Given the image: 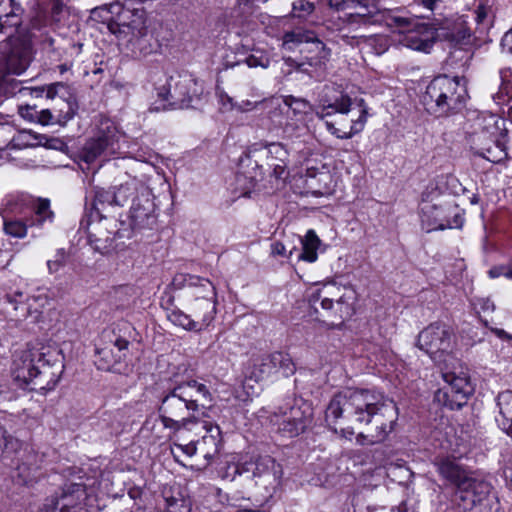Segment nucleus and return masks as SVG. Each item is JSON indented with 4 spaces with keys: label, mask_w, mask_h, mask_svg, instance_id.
I'll list each match as a JSON object with an SVG mask.
<instances>
[{
    "label": "nucleus",
    "mask_w": 512,
    "mask_h": 512,
    "mask_svg": "<svg viewBox=\"0 0 512 512\" xmlns=\"http://www.w3.org/2000/svg\"><path fill=\"white\" fill-rule=\"evenodd\" d=\"M398 411L393 400L370 389H347L337 393L325 411V421L335 432L347 437L354 428H363L357 442L376 444L383 442L392 432Z\"/></svg>",
    "instance_id": "1"
},
{
    "label": "nucleus",
    "mask_w": 512,
    "mask_h": 512,
    "mask_svg": "<svg viewBox=\"0 0 512 512\" xmlns=\"http://www.w3.org/2000/svg\"><path fill=\"white\" fill-rule=\"evenodd\" d=\"M211 402L212 396L206 385L196 380L181 382L162 395L159 418L165 428L178 432L198 423L196 412Z\"/></svg>",
    "instance_id": "2"
},
{
    "label": "nucleus",
    "mask_w": 512,
    "mask_h": 512,
    "mask_svg": "<svg viewBox=\"0 0 512 512\" xmlns=\"http://www.w3.org/2000/svg\"><path fill=\"white\" fill-rule=\"evenodd\" d=\"M64 365L58 355L44 348L22 351L13 362L12 374L21 388L48 391L58 383Z\"/></svg>",
    "instance_id": "3"
},
{
    "label": "nucleus",
    "mask_w": 512,
    "mask_h": 512,
    "mask_svg": "<svg viewBox=\"0 0 512 512\" xmlns=\"http://www.w3.org/2000/svg\"><path fill=\"white\" fill-rule=\"evenodd\" d=\"M318 104L320 110L315 111V115L321 120L334 113L348 114L353 105L359 108V115L356 119H351V125L348 131H342L335 127L332 122L326 121L325 125L327 130L337 138L350 139L363 130L367 121L368 107L362 98H355L353 100L344 92L341 84L334 82L325 84L318 93Z\"/></svg>",
    "instance_id": "4"
},
{
    "label": "nucleus",
    "mask_w": 512,
    "mask_h": 512,
    "mask_svg": "<svg viewBox=\"0 0 512 512\" xmlns=\"http://www.w3.org/2000/svg\"><path fill=\"white\" fill-rule=\"evenodd\" d=\"M465 96L466 88L459 77L439 75L426 87L421 103L429 114L442 117L462 109Z\"/></svg>",
    "instance_id": "5"
},
{
    "label": "nucleus",
    "mask_w": 512,
    "mask_h": 512,
    "mask_svg": "<svg viewBox=\"0 0 512 512\" xmlns=\"http://www.w3.org/2000/svg\"><path fill=\"white\" fill-rule=\"evenodd\" d=\"M94 20L101 19L108 31L119 39L142 36L146 31V11L135 5L114 3L91 11Z\"/></svg>",
    "instance_id": "6"
},
{
    "label": "nucleus",
    "mask_w": 512,
    "mask_h": 512,
    "mask_svg": "<svg viewBox=\"0 0 512 512\" xmlns=\"http://www.w3.org/2000/svg\"><path fill=\"white\" fill-rule=\"evenodd\" d=\"M164 101H168L171 109L197 108L207 100L203 82H199L189 74L171 75L166 85L158 93Z\"/></svg>",
    "instance_id": "7"
},
{
    "label": "nucleus",
    "mask_w": 512,
    "mask_h": 512,
    "mask_svg": "<svg viewBox=\"0 0 512 512\" xmlns=\"http://www.w3.org/2000/svg\"><path fill=\"white\" fill-rule=\"evenodd\" d=\"M44 19L41 16L33 18L30 28L20 33L16 38H10L8 64H29L33 61V44L40 42L48 53H54V39L42 31Z\"/></svg>",
    "instance_id": "8"
},
{
    "label": "nucleus",
    "mask_w": 512,
    "mask_h": 512,
    "mask_svg": "<svg viewBox=\"0 0 512 512\" xmlns=\"http://www.w3.org/2000/svg\"><path fill=\"white\" fill-rule=\"evenodd\" d=\"M436 37L447 43L449 48V61L453 63L462 62L467 64L474 55V37L462 18L446 22L435 32Z\"/></svg>",
    "instance_id": "9"
},
{
    "label": "nucleus",
    "mask_w": 512,
    "mask_h": 512,
    "mask_svg": "<svg viewBox=\"0 0 512 512\" xmlns=\"http://www.w3.org/2000/svg\"><path fill=\"white\" fill-rule=\"evenodd\" d=\"M120 138L119 131L111 121L101 122L95 137L89 139L81 149L80 160L89 165L97 159H109L119 152Z\"/></svg>",
    "instance_id": "10"
},
{
    "label": "nucleus",
    "mask_w": 512,
    "mask_h": 512,
    "mask_svg": "<svg viewBox=\"0 0 512 512\" xmlns=\"http://www.w3.org/2000/svg\"><path fill=\"white\" fill-rule=\"evenodd\" d=\"M385 25L394 32L406 33L404 44L406 47L424 53H429L434 44V32L423 26H418L415 19L401 16L397 13L385 15Z\"/></svg>",
    "instance_id": "11"
},
{
    "label": "nucleus",
    "mask_w": 512,
    "mask_h": 512,
    "mask_svg": "<svg viewBox=\"0 0 512 512\" xmlns=\"http://www.w3.org/2000/svg\"><path fill=\"white\" fill-rule=\"evenodd\" d=\"M179 278L189 286L199 284L200 288L203 289L204 295H201L200 292H195V298L190 304L192 316L200 325L201 330H203L210 325L216 314L215 288L208 279H201L193 275H180L175 277L174 281H178Z\"/></svg>",
    "instance_id": "12"
},
{
    "label": "nucleus",
    "mask_w": 512,
    "mask_h": 512,
    "mask_svg": "<svg viewBox=\"0 0 512 512\" xmlns=\"http://www.w3.org/2000/svg\"><path fill=\"white\" fill-rule=\"evenodd\" d=\"M481 130L476 131L472 135V143L476 149V153L490 162H500L506 157L505 146L499 141V120L491 115L483 119Z\"/></svg>",
    "instance_id": "13"
},
{
    "label": "nucleus",
    "mask_w": 512,
    "mask_h": 512,
    "mask_svg": "<svg viewBox=\"0 0 512 512\" xmlns=\"http://www.w3.org/2000/svg\"><path fill=\"white\" fill-rule=\"evenodd\" d=\"M241 469L242 472H250L255 483L263 486L268 491L275 490L281 484L282 465L271 456L264 455L251 459L245 462Z\"/></svg>",
    "instance_id": "14"
},
{
    "label": "nucleus",
    "mask_w": 512,
    "mask_h": 512,
    "mask_svg": "<svg viewBox=\"0 0 512 512\" xmlns=\"http://www.w3.org/2000/svg\"><path fill=\"white\" fill-rule=\"evenodd\" d=\"M453 333L451 328L443 323H433L424 328L417 337V347L430 357L438 353H447L452 349Z\"/></svg>",
    "instance_id": "15"
},
{
    "label": "nucleus",
    "mask_w": 512,
    "mask_h": 512,
    "mask_svg": "<svg viewBox=\"0 0 512 512\" xmlns=\"http://www.w3.org/2000/svg\"><path fill=\"white\" fill-rule=\"evenodd\" d=\"M3 217V230L12 237L24 238L27 235L28 227H42L46 221L51 222L53 212L50 210V202L47 199L38 200L34 213L26 221L21 219H8L4 214Z\"/></svg>",
    "instance_id": "16"
},
{
    "label": "nucleus",
    "mask_w": 512,
    "mask_h": 512,
    "mask_svg": "<svg viewBox=\"0 0 512 512\" xmlns=\"http://www.w3.org/2000/svg\"><path fill=\"white\" fill-rule=\"evenodd\" d=\"M44 93L46 94V98L51 100L59 96L54 106V111L57 113L59 121H68L73 118L78 109V105L75 99L69 95L63 83L56 82L47 86L31 89V95H35V97H42Z\"/></svg>",
    "instance_id": "17"
},
{
    "label": "nucleus",
    "mask_w": 512,
    "mask_h": 512,
    "mask_svg": "<svg viewBox=\"0 0 512 512\" xmlns=\"http://www.w3.org/2000/svg\"><path fill=\"white\" fill-rule=\"evenodd\" d=\"M155 204L152 193L146 186H140V195L133 199L130 209V226L133 231L151 229L156 223Z\"/></svg>",
    "instance_id": "18"
},
{
    "label": "nucleus",
    "mask_w": 512,
    "mask_h": 512,
    "mask_svg": "<svg viewBox=\"0 0 512 512\" xmlns=\"http://www.w3.org/2000/svg\"><path fill=\"white\" fill-rule=\"evenodd\" d=\"M443 379L448 384V390L444 392L447 397L446 404L451 409H460L473 393L467 372L460 367L459 371H446L443 373Z\"/></svg>",
    "instance_id": "19"
},
{
    "label": "nucleus",
    "mask_w": 512,
    "mask_h": 512,
    "mask_svg": "<svg viewBox=\"0 0 512 512\" xmlns=\"http://www.w3.org/2000/svg\"><path fill=\"white\" fill-rule=\"evenodd\" d=\"M282 48L286 51H294L304 43H313L319 53L320 61H329L330 49L320 41L316 34L302 27L286 30L282 35Z\"/></svg>",
    "instance_id": "20"
},
{
    "label": "nucleus",
    "mask_w": 512,
    "mask_h": 512,
    "mask_svg": "<svg viewBox=\"0 0 512 512\" xmlns=\"http://www.w3.org/2000/svg\"><path fill=\"white\" fill-rule=\"evenodd\" d=\"M86 496L85 485L82 483L66 484L60 496L51 498L45 504L46 512H70L78 506Z\"/></svg>",
    "instance_id": "21"
},
{
    "label": "nucleus",
    "mask_w": 512,
    "mask_h": 512,
    "mask_svg": "<svg viewBox=\"0 0 512 512\" xmlns=\"http://www.w3.org/2000/svg\"><path fill=\"white\" fill-rule=\"evenodd\" d=\"M354 12L349 13L350 23L373 24L377 22L385 23V15L388 13H397L396 11H381L377 0H358L349 9Z\"/></svg>",
    "instance_id": "22"
},
{
    "label": "nucleus",
    "mask_w": 512,
    "mask_h": 512,
    "mask_svg": "<svg viewBox=\"0 0 512 512\" xmlns=\"http://www.w3.org/2000/svg\"><path fill=\"white\" fill-rule=\"evenodd\" d=\"M435 465L439 474L459 490L467 487L471 475L456 459L441 458Z\"/></svg>",
    "instance_id": "23"
},
{
    "label": "nucleus",
    "mask_w": 512,
    "mask_h": 512,
    "mask_svg": "<svg viewBox=\"0 0 512 512\" xmlns=\"http://www.w3.org/2000/svg\"><path fill=\"white\" fill-rule=\"evenodd\" d=\"M128 346L129 342L126 339L117 338L114 342L117 352L110 347L97 348L95 365L99 370L111 371L125 357L124 351L128 349Z\"/></svg>",
    "instance_id": "24"
},
{
    "label": "nucleus",
    "mask_w": 512,
    "mask_h": 512,
    "mask_svg": "<svg viewBox=\"0 0 512 512\" xmlns=\"http://www.w3.org/2000/svg\"><path fill=\"white\" fill-rule=\"evenodd\" d=\"M109 226L115 227L116 225L113 221L111 223L100 221L89 228V242L96 251L104 253L112 246L116 231L109 229Z\"/></svg>",
    "instance_id": "25"
},
{
    "label": "nucleus",
    "mask_w": 512,
    "mask_h": 512,
    "mask_svg": "<svg viewBox=\"0 0 512 512\" xmlns=\"http://www.w3.org/2000/svg\"><path fill=\"white\" fill-rule=\"evenodd\" d=\"M25 66H0V95L11 96L17 91L22 92L32 88H20V82L13 75H21Z\"/></svg>",
    "instance_id": "26"
},
{
    "label": "nucleus",
    "mask_w": 512,
    "mask_h": 512,
    "mask_svg": "<svg viewBox=\"0 0 512 512\" xmlns=\"http://www.w3.org/2000/svg\"><path fill=\"white\" fill-rule=\"evenodd\" d=\"M204 429L206 430V434L199 443V449L203 452L204 458L209 460L219 452L222 440L221 430L217 424L207 421L204 422Z\"/></svg>",
    "instance_id": "27"
},
{
    "label": "nucleus",
    "mask_w": 512,
    "mask_h": 512,
    "mask_svg": "<svg viewBox=\"0 0 512 512\" xmlns=\"http://www.w3.org/2000/svg\"><path fill=\"white\" fill-rule=\"evenodd\" d=\"M345 288L336 285L335 283L324 284L322 288L315 291L310 298V303L314 307L315 311L318 312L316 304L319 303L322 309H331L333 302L339 296H346L342 293Z\"/></svg>",
    "instance_id": "28"
},
{
    "label": "nucleus",
    "mask_w": 512,
    "mask_h": 512,
    "mask_svg": "<svg viewBox=\"0 0 512 512\" xmlns=\"http://www.w3.org/2000/svg\"><path fill=\"white\" fill-rule=\"evenodd\" d=\"M23 293L20 291L15 292L12 295H6V300L8 303L14 306V310L17 312L21 310L19 314H16L15 317L17 319H26L28 316H32V308L33 303L41 302V306L47 301L46 296H31L27 297L25 301H23Z\"/></svg>",
    "instance_id": "29"
},
{
    "label": "nucleus",
    "mask_w": 512,
    "mask_h": 512,
    "mask_svg": "<svg viewBox=\"0 0 512 512\" xmlns=\"http://www.w3.org/2000/svg\"><path fill=\"white\" fill-rule=\"evenodd\" d=\"M467 482L469 485H467L466 488H462L460 491L467 494L466 496H462V498H469L473 505L481 504L491 496L492 486L488 482L477 480L471 476Z\"/></svg>",
    "instance_id": "30"
},
{
    "label": "nucleus",
    "mask_w": 512,
    "mask_h": 512,
    "mask_svg": "<svg viewBox=\"0 0 512 512\" xmlns=\"http://www.w3.org/2000/svg\"><path fill=\"white\" fill-rule=\"evenodd\" d=\"M420 214L423 223H427L430 229L443 228L444 210L436 203L423 201L420 207Z\"/></svg>",
    "instance_id": "31"
},
{
    "label": "nucleus",
    "mask_w": 512,
    "mask_h": 512,
    "mask_svg": "<svg viewBox=\"0 0 512 512\" xmlns=\"http://www.w3.org/2000/svg\"><path fill=\"white\" fill-rule=\"evenodd\" d=\"M287 416L296 423L294 433H303L312 422L311 407L306 403L292 406Z\"/></svg>",
    "instance_id": "32"
},
{
    "label": "nucleus",
    "mask_w": 512,
    "mask_h": 512,
    "mask_svg": "<svg viewBox=\"0 0 512 512\" xmlns=\"http://www.w3.org/2000/svg\"><path fill=\"white\" fill-rule=\"evenodd\" d=\"M280 104L283 103L297 119H301L306 115L315 113V107L306 99L295 97L293 95H286L278 97Z\"/></svg>",
    "instance_id": "33"
},
{
    "label": "nucleus",
    "mask_w": 512,
    "mask_h": 512,
    "mask_svg": "<svg viewBox=\"0 0 512 512\" xmlns=\"http://www.w3.org/2000/svg\"><path fill=\"white\" fill-rule=\"evenodd\" d=\"M352 297L339 296L336 301L333 302L331 309H322L323 316L332 318L333 320L343 321L353 315L354 309L349 299Z\"/></svg>",
    "instance_id": "34"
},
{
    "label": "nucleus",
    "mask_w": 512,
    "mask_h": 512,
    "mask_svg": "<svg viewBox=\"0 0 512 512\" xmlns=\"http://www.w3.org/2000/svg\"><path fill=\"white\" fill-rule=\"evenodd\" d=\"M302 252L298 255L299 260L313 263L317 260V250L320 245V239L314 230H308L305 237L301 239Z\"/></svg>",
    "instance_id": "35"
},
{
    "label": "nucleus",
    "mask_w": 512,
    "mask_h": 512,
    "mask_svg": "<svg viewBox=\"0 0 512 512\" xmlns=\"http://www.w3.org/2000/svg\"><path fill=\"white\" fill-rule=\"evenodd\" d=\"M21 7L14 0H0V15L9 28H16L21 23Z\"/></svg>",
    "instance_id": "36"
},
{
    "label": "nucleus",
    "mask_w": 512,
    "mask_h": 512,
    "mask_svg": "<svg viewBox=\"0 0 512 512\" xmlns=\"http://www.w3.org/2000/svg\"><path fill=\"white\" fill-rule=\"evenodd\" d=\"M140 186H144L143 184L137 181L127 182L123 185H120L115 192V205L123 206L125 205L129 199L137 198L140 195Z\"/></svg>",
    "instance_id": "37"
},
{
    "label": "nucleus",
    "mask_w": 512,
    "mask_h": 512,
    "mask_svg": "<svg viewBox=\"0 0 512 512\" xmlns=\"http://www.w3.org/2000/svg\"><path fill=\"white\" fill-rule=\"evenodd\" d=\"M239 112H248L257 109L260 105L264 108L277 109L280 107V99L277 96L263 97L261 99L244 100L239 104H236Z\"/></svg>",
    "instance_id": "38"
},
{
    "label": "nucleus",
    "mask_w": 512,
    "mask_h": 512,
    "mask_svg": "<svg viewBox=\"0 0 512 512\" xmlns=\"http://www.w3.org/2000/svg\"><path fill=\"white\" fill-rule=\"evenodd\" d=\"M112 205H115V192L103 188H96L92 206L97 214L102 217V212L105 211L106 207Z\"/></svg>",
    "instance_id": "39"
},
{
    "label": "nucleus",
    "mask_w": 512,
    "mask_h": 512,
    "mask_svg": "<svg viewBox=\"0 0 512 512\" xmlns=\"http://www.w3.org/2000/svg\"><path fill=\"white\" fill-rule=\"evenodd\" d=\"M272 359L275 366V372L280 371L285 377H289L295 373L296 366L289 354L284 352H274L272 353Z\"/></svg>",
    "instance_id": "40"
},
{
    "label": "nucleus",
    "mask_w": 512,
    "mask_h": 512,
    "mask_svg": "<svg viewBox=\"0 0 512 512\" xmlns=\"http://www.w3.org/2000/svg\"><path fill=\"white\" fill-rule=\"evenodd\" d=\"M168 319L177 326L182 327L188 331H201L200 325L196 322L195 318L191 315L185 314L180 310H172L168 314Z\"/></svg>",
    "instance_id": "41"
},
{
    "label": "nucleus",
    "mask_w": 512,
    "mask_h": 512,
    "mask_svg": "<svg viewBox=\"0 0 512 512\" xmlns=\"http://www.w3.org/2000/svg\"><path fill=\"white\" fill-rule=\"evenodd\" d=\"M275 372V366L273 364L272 354L266 355L261 358L258 364H255L251 372V376L256 381H260L270 376Z\"/></svg>",
    "instance_id": "42"
},
{
    "label": "nucleus",
    "mask_w": 512,
    "mask_h": 512,
    "mask_svg": "<svg viewBox=\"0 0 512 512\" xmlns=\"http://www.w3.org/2000/svg\"><path fill=\"white\" fill-rule=\"evenodd\" d=\"M357 37L364 39V44L366 47L373 49L374 53L377 55L383 54L388 49V40L380 35H358Z\"/></svg>",
    "instance_id": "43"
},
{
    "label": "nucleus",
    "mask_w": 512,
    "mask_h": 512,
    "mask_svg": "<svg viewBox=\"0 0 512 512\" xmlns=\"http://www.w3.org/2000/svg\"><path fill=\"white\" fill-rule=\"evenodd\" d=\"M21 447L20 441L0 425V449L15 452Z\"/></svg>",
    "instance_id": "44"
},
{
    "label": "nucleus",
    "mask_w": 512,
    "mask_h": 512,
    "mask_svg": "<svg viewBox=\"0 0 512 512\" xmlns=\"http://www.w3.org/2000/svg\"><path fill=\"white\" fill-rule=\"evenodd\" d=\"M500 416L512 419V391L501 392L497 397Z\"/></svg>",
    "instance_id": "45"
},
{
    "label": "nucleus",
    "mask_w": 512,
    "mask_h": 512,
    "mask_svg": "<svg viewBox=\"0 0 512 512\" xmlns=\"http://www.w3.org/2000/svg\"><path fill=\"white\" fill-rule=\"evenodd\" d=\"M166 509L168 512H190V503L182 497L166 498Z\"/></svg>",
    "instance_id": "46"
},
{
    "label": "nucleus",
    "mask_w": 512,
    "mask_h": 512,
    "mask_svg": "<svg viewBox=\"0 0 512 512\" xmlns=\"http://www.w3.org/2000/svg\"><path fill=\"white\" fill-rule=\"evenodd\" d=\"M314 11V4L305 0H298L293 3L292 17L306 18Z\"/></svg>",
    "instance_id": "47"
},
{
    "label": "nucleus",
    "mask_w": 512,
    "mask_h": 512,
    "mask_svg": "<svg viewBox=\"0 0 512 512\" xmlns=\"http://www.w3.org/2000/svg\"><path fill=\"white\" fill-rule=\"evenodd\" d=\"M267 153L273 160H278L281 163H286L288 159V151L281 143H270L266 147Z\"/></svg>",
    "instance_id": "48"
},
{
    "label": "nucleus",
    "mask_w": 512,
    "mask_h": 512,
    "mask_svg": "<svg viewBox=\"0 0 512 512\" xmlns=\"http://www.w3.org/2000/svg\"><path fill=\"white\" fill-rule=\"evenodd\" d=\"M216 95L223 111H231L237 108V103L233 101V98L225 93L224 90L220 89L219 86L216 87Z\"/></svg>",
    "instance_id": "49"
},
{
    "label": "nucleus",
    "mask_w": 512,
    "mask_h": 512,
    "mask_svg": "<svg viewBox=\"0 0 512 512\" xmlns=\"http://www.w3.org/2000/svg\"><path fill=\"white\" fill-rule=\"evenodd\" d=\"M65 264V253L62 250L57 251L54 259L47 261V267L50 273L59 271Z\"/></svg>",
    "instance_id": "50"
},
{
    "label": "nucleus",
    "mask_w": 512,
    "mask_h": 512,
    "mask_svg": "<svg viewBox=\"0 0 512 512\" xmlns=\"http://www.w3.org/2000/svg\"><path fill=\"white\" fill-rule=\"evenodd\" d=\"M295 424L296 423L294 421H291L290 417L287 416V412H285L283 420L279 425V430L287 434L289 437L298 436L300 433H294Z\"/></svg>",
    "instance_id": "51"
},
{
    "label": "nucleus",
    "mask_w": 512,
    "mask_h": 512,
    "mask_svg": "<svg viewBox=\"0 0 512 512\" xmlns=\"http://www.w3.org/2000/svg\"><path fill=\"white\" fill-rule=\"evenodd\" d=\"M497 422L503 431L509 436H512V419L509 420L508 418L500 416V418H497Z\"/></svg>",
    "instance_id": "52"
},
{
    "label": "nucleus",
    "mask_w": 512,
    "mask_h": 512,
    "mask_svg": "<svg viewBox=\"0 0 512 512\" xmlns=\"http://www.w3.org/2000/svg\"><path fill=\"white\" fill-rule=\"evenodd\" d=\"M52 118L53 115L50 109H43L39 112L38 121L43 125L49 124Z\"/></svg>",
    "instance_id": "53"
},
{
    "label": "nucleus",
    "mask_w": 512,
    "mask_h": 512,
    "mask_svg": "<svg viewBox=\"0 0 512 512\" xmlns=\"http://www.w3.org/2000/svg\"><path fill=\"white\" fill-rule=\"evenodd\" d=\"M175 446L188 456H193L197 451V447L193 443H189L187 445L175 444Z\"/></svg>",
    "instance_id": "54"
},
{
    "label": "nucleus",
    "mask_w": 512,
    "mask_h": 512,
    "mask_svg": "<svg viewBox=\"0 0 512 512\" xmlns=\"http://www.w3.org/2000/svg\"><path fill=\"white\" fill-rule=\"evenodd\" d=\"M273 255L286 256V247L283 243L276 241L271 245Z\"/></svg>",
    "instance_id": "55"
},
{
    "label": "nucleus",
    "mask_w": 512,
    "mask_h": 512,
    "mask_svg": "<svg viewBox=\"0 0 512 512\" xmlns=\"http://www.w3.org/2000/svg\"><path fill=\"white\" fill-rule=\"evenodd\" d=\"M488 15V10L484 6H479L476 10V21L478 24H482Z\"/></svg>",
    "instance_id": "56"
},
{
    "label": "nucleus",
    "mask_w": 512,
    "mask_h": 512,
    "mask_svg": "<svg viewBox=\"0 0 512 512\" xmlns=\"http://www.w3.org/2000/svg\"><path fill=\"white\" fill-rule=\"evenodd\" d=\"M502 47L506 46L509 49V52L512 53V29L509 32H506L501 41Z\"/></svg>",
    "instance_id": "57"
},
{
    "label": "nucleus",
    "mask_w": 512,
    "mask_h": 512,
    "mask_svg": "<svg viewBox=\"0 0 512 512\" xmlns=\"http://www.w3.org/2000/svg\"><path fill=\"white\" fill-rule=\"evenodd\" d=\"M492 332L500 339H503V340H512V335L508 334L506 331H504L503 329H499V328H493L492 329Z\"/></svg>",
    "instance_id": "58"
},
{
    "label": "nucleus",
    "mask_w": 512,
    "mask_h": 512,
    "mask_svg": "<svg viewBox=\"0 0 512 512\" xmlns=\"http://www.w3.org/2000/svg\"><path fill=\"white\" fill-rule=\"evenodd\" d=\"M272 166H274V173L277 177H281L282 173L284 172V169L286 167V163H272Z\"/></svg>",
    "instance_id": "59"
},
{
    "label": "nucleus",
    "mask_w": 512,
    "mask_h": 512,
    "mask_svg": "<svg viewBox=\"0 0 512 512\" xmlns=\"http://www.w3.org/2000/svg\"><path fill=\"white\" fill-rule=\"evenodd\" d=\"M9 27L4 23V17L0 15V31L3 32Z\"/></svg>",
    "instance_id": "60"
},
{
    "label": "nucleus",
    "mask_w": 512,
    "mask_h": 512,
    "mask_svg": "<svg viewBox=\"0 0 512 512\" xmlns=\"http://www.w3.org/2000/svg\"><path fill=\"white\" fill-rule=\"evenodd\" d=\"M509 73H510L509 69H504V70H502V71H501V77H502V79H503V80H507V78H508V76H509Z\"/></svg>",
    "instance_id": "61"
},
{
    "label": "nucleus",
    "mask_w": 512,
    "mask_h": 512,
    "mask_svg": "<svg viewBox=\"0 0 512 512\" xmlns=\"http://www.w3.org/2000/svg\"><path fill=\"white\" fill-rule=\"evenodd\" d=\"M102 72H103V69H102V68H100V67L95 68V69L92 71V73H93L94 75L100 74V73H102Z\"/></svg>",
    "instance_id": "62"
},
{
    "label": "nucleus",
    "mask_w": 512,
    "mask_h": 512,
    "mask_svg": "<svg viewBox=\"0 0 512 512\" xmlns=\"http://www.w3.org/2000/svg\"><path fill=\"white\" fill-rule=\"evenodd\" d=\"M507 115H508V118L511 120L512 122V107H510L507 111Z\"/></svg>",
    "instance_id": "63"
},
{
    "label": "nucleus",
    "mask_w": 512,
    "mask_h": 512,
    "mask_svg": "<svg viewBox=\"0 0 512 512\" xmlns=\"http://www.w3.org/2000/svg\"><path fill=\"white\" fill-rule=\"evenodd\" d=\"M506 276H507L508 278H511V279H512V270L508 271V272L506 273Z\"/></svg>",
    "instance_id": "64"
}]
</instances>
